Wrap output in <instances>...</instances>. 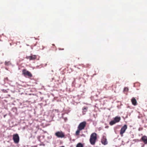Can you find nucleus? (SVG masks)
Listing matches in <instances>:
<instances>
[{
	"label": "nucleus",
	"instance_id": "f257e3e1",
	"mask_svg": "<svg viewBox=\"0 0 147 147\" xmlns=\"http://www.w3.org/2000/svg\"><path fill=\"white\" fill-rule=\"evenodd\" d=\"M97 140V134L95 133H92L90 135V142L92 145L95 144Z\"/></svg>",
	"mask_w": 147,
	"mask_h": 147
},
{
	"label": "nucleus",
	"instance_id": "f03ea898",
	"mask_svg": "<svg viewBox=\"0 0 147 147\" xmlns=\"http://www.w3.org/2000/svg\"><path fill=\"white\" fill-rule=\"evenodd\" d=\"M22 74L25 77L27 76L28 78H31L32 76V74L30 72L27 71L25 69L22 70Z\"/></svg>",
	"mask_w": 147,
	"mask_h": 147
},
{
	"label": "nucleus",
	"instance_id": "7ed1b4c3",
	"mask_svg": "<svg viewBox=\"0 0 147 147\" xmlns=\"http://www.w3.org/2000/svg\"><path fill=\"white\" fill-rule=\"evenodd\" d=\"M86 125V123L85 121H83L80 123L79 125L78 128L79 130H81L84 129Z\"/></svg>",
	"mask_w": 147,
	"mask_h": 147
},
{
	"label": "nucleus",
	"instance_id": "20e7f679",
	"mask_svg": "<svg viewBox=\"0 0 147 147\" xmlns=\"http://www.w3.org/2000/svg\"><path fill=\"white\" fill-rule=\"evenodd\" d=\"M55 135L59 138H62L65 137L64 133L61 131H57L55 133Z\"/></svg>",
	"mask_w": 147,
	"mask_h": 147
},
{
	"label": "nucleus",
	"instance_id": "39448f33",
	"mask_svg": "<svg viewBox=\"0 0 147 147\" xmlns=\"http://www.w3.org/2000/svg\"><path fill=\"white\" fill-rule=\"evenodd\" d=\"M13 139L15 143L18 144L19 141V138L18 134H14L13 135Z\"/></svg>",
	"mask_w": 147,
	"mask_h": 147
},
{
	"label": "nucleus",
	"instance_id": "423d86ee",
	"mask_svg": "<svg viewBox=\"0 0 147 147\" xmlns=\"http://www.w3.org/2000/svg\"><path fill=\"white\" fill-rule=\"evenodd\" d=\"M127 128V126L126 125H125L121 128L120 130V134L121 136H123V134L125 132L126 129Z\"/></svg>",
	"mask_w": 147,
	"mask_h": 147
},
{
	"label": "nucleus",
	"instance_id": "0eeeda50",
	"mask_svg": "<svg viewBox=\"0 0 147 147\" xmlns=\"http://www.w3.org/2000/svg\"><path fill=\"white\" fill-rule=\"evenodd\" d=\"M101 141L102 144L104 145H107L108 143L106 137L105 136H103Z\"/></svg>",
	"mask_w": 147,
	"mask_h": 147
},
{
	"label": "nucleus",
	"instance_id": "6e6552de",
	"mask_svg": "<svg viewBox=\"0 0 147 147\" xmlns=\"http://www.w3.org/2000/svg\"><path fill=\"white\" fill-rule=\"evenodd\" d=\"M140 141H142L145 144H147V137L145 136H142Z\"/></svg>",
	"mask_w": 147,
	"mask_h": 147
},
{
	"label": "nucleus",
	"instance_id": "1a4fd4ad",
	"mask_svg": "<svg viewBox=\"0 0 147 147\" xmlns=\"http://www.w3.org/2000/svg\"><path fill=\"white\" fill-rule=\"evenodd\" d=\"M36 55H32L30 56H28L26 57V58L27 59H28L30 60H34L36 59Z\"/></svg>",
	"mask_w": 147,
	"mask_h": 147
},
{
	"label": "nucleus",
	"instance_id": "9d476101",
	"mask_svg": "<svg viewBox=\"0 0 147 147\" xmlns=\"http://www.w3.org/2000/svg\"><path fill=\"white\" fill-rule=\"evenodd\" d=\"M131 102L132 104L136 106L137 105V102L136 99L134 97H133L131 99Z\"/></svg>",
	"mask_w": 147,
	"mask_h": 147
},
{
	"label": "nucleus",
	"instance_id": "9b49d317",
	"mask_svg": "<svg viewBox=\"0 0 147 147\" xmlns=\"http://www.w3.org/2000/svg\"><path fill=\"white\" fill-rule=\"evenodd\" d=\"M114 120H115V121L116 123H117L119 122L121 120V117H118L117 116L115 117L114 118Z\"/></svg>",
	"mask_w": 147,
	"mask_h": 147
},
{
	"label": "nucleus",
	"instance_id": "f8f14e48",
	"mask_svg": "<svg viewBox=\"0 0 147 147\" xmlns=\"http://www.w3.org/2000/svg\"><path fill=\"white\" fill-rule=\"evenodd\" d=\"M81 130H79V129H78L76 131L75 133V135L76 136H78L79 135V134L80 132V131Z\"/></svg>",
	"mask_w": 147,
	"mask_h": 147
},
{
	"label": "nucleus",
	"instance_id": "ddd939ff",
	"mask_svg": "<svg viewBox=\"0 0 147 147\" xmlns=\"http://www.w3.org/2000/svg\"><path fill=\"white\" fill-rule=\"evenodd\" d=\"M116 123L115 122V120H113L111 121L109 123V124L111 125H113L115 124Z\"/></svg>",
	"mask_w": 147,
	"mask_h": 147
},
{
	"label": "nucleus",
	"instance_id": "4468645a",
	"mask_svg": "<svg viewBox=\"0 0 147 147\" xmlns=\"http://www.w3.org/2000/svg\"><path fill=\"white\" fill-rule=\"evenodd\" d=\"M76 147H83V146L82 143H80L77 144Z\"/></svg>",
	"mask_w": 147,
	"mask_h": 147
},
{
	"label": "nucleus",
	"instance_id": "2eb2a0df",
	"mask_svg": "<svg viewBox=\"0 0 147 147\" xmlns=\"http://www.w3.org/2000/svg\"><path fill=\"white\" fill-rule=\"evenodd\" d=\"M129 89L127 87H125L123 90V92H127L128 91Z\"/></svg>",
	"mask_w": 147,
	"mask_h": 147
},
{
	"label": "nucleus",
	"instance_id": "dca6fc26",
	"mask_svg": "<svg viewBox=\"0 0 147 147\" xmlns=\"http://www.w3.org/2000/svg\"><path fill=\"white\" fill-rule=\"evenodd\" d=\"M88 109V107H84L83 108V110L85 112H86L87 111V110Z\"/></svg>",
	"mask_w": 147,
	"mask_h": 147
},
{
	"label": "nucleus",
	"instance_id": "f3484780",
	"mask_svg": "<svg viewBox=\"0 0 147 147\" xmlns=\"http://www.w3.org/2000/svg\"><path fill=\"white\" fill-rule=\"evenodd\" d=\"M137 140V141H139V140H138V139H137V140Z\"/></svg>",
	"mask_w": 147,
	"mask_h": 147
},
{
	"label": "nucleus",
	"instance_id": "a211bd4d",
	"mask_svg": "<svg viewBox=\"0 0 147 147\" xmlns=\"http://www.w3.org/2000/svg\"><path fill=\"white\" fill-rule=\"evenodd\" d=\"M52 45H53V46H55V45L53 44H52Z\"/></svg>",
	"mask_w": 147,
	"mask_h": 147
},
{
	"label": "nucleus",
	"instance_id": "6ab92c4d",
	"mask_svg": "<svg viewBox=\"0 0 147 147\" xmlns=\"http://www.w3.org/2000/svg\"><path fill=\"white\" fill-rule=\"evenodd\" d=\"M10 45H11V43H10Z\"/></svg>",
	"mask_w": 147,
	"mask_h": 147
}]
</instances>
